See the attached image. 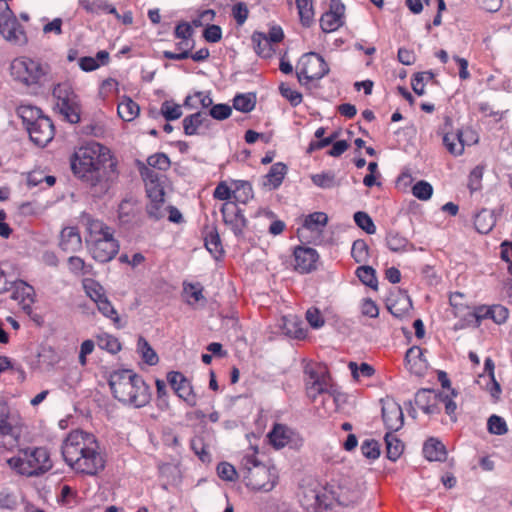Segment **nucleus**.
<instances>
[{
  "instance_id": "dca6fc26",
  "label": "nucleus",
  "mask_w": 512,
  "mask_h": 512,
  "mask_svg": "<svg viewBox=\"0 0 512 512\" xmlns=\"http://www.w3.org/2000/svg\"><path fill=\"white\" fill-rule=\"evenodd\" d=\"M293 256L294 269L297 272L306 274L316 270L319 254L314 248L297 246L293 250Z\"/></svg>"
},
{
  "instance_id": "f03ea898",
  "label": "nucleus",
  "mask_w": 512,
  "mask_h": 512,
  "mask_svg": "<svg viewBox=\"0 0 512 512\" xmlns=\"http://www.w3.org/2000/svg\"><path fill=\"white\" fill-rule=\"evenodd\" d=\"M95 436L82 430L70 432L61 446L66 464L77 474L95 476L105 468Z\"/></svg>"
},
{
  "instance_id": "473e14b6",
  "label": "nucleus",
  "mask_w": 512,
  "mask_h": 512,
  "mask_svg": "<svg viewBox=\"0 0 512 512\" xmlns=\"http://www.w3.org/2000/svg\"><path fill=\"white\" fill-rule=\"evenodd\" d=\"M251 40H252L255 52L259 56H261L263 58H268V57L272 56V54L274 52L273 47H272L273 44H272V42L269 41V39L267 38V35L265 33L256 31L253 33Z\"/></svg>"
},
{
  "instance_id": "f704fd0d",
  "label": "nucleus",
  "mask_w": 512,
  "mask_h": 512,
  "mask_svg": "<svg viewBox=\"0 0 512 512\" xmlns=\"http://www.w3.org/2000/svg\"><path fill=\"white\" fill-rule=\"evenodd\" d=\"M117 112L119 117L124 121H132L134 120L139 112V105L134 102L131 98L125 97L117 107Z\"/></svg>"
},
{
  "instance_id": "c756f323",
  "label": "nucleus",
  "mask_w": 512,
  "mask_h": 512,
  "mask_svg": "<svg viewBox=\"0 0 512 512\" xmlns=\"http://www.w3.org/2000/svg\"><path fill=\"white\" fill-rule=\"evenodd\" d=\"M423 454L429 461H444L446 459V448L436 438H429L423 446Z\"/></svg>"
},
{
  "instance_id": "a19ab883",
  "label": "nucleus",
  "mask_w": 512,
  "mask_h": 512,
  "mask_svg": "<svg viewBox=\"0 0 512 512\" xmlns=\"http://www.w3.org/2000/svg\"><path fill=\"white\" fill-rule=\"evenodd\" d=\"M138 352L141 354V357L145 363L150 366L156 365L158 363V356L147 340L140 336L137 343Z\"/></svg>"
},
{
  "instance_id": "2eb2a0df",
  "label": "nucleus",
  "mask_w": 512,
  "mask_h": 512,
  "mask_svg": "<svg viewBox=\"0 0 512 512\" xmlns=\"http://www.w3.org/2000/svg\"><path fill=\"white\" fill-rule=\"evenodd\" d=\"M451 128L452 121L449 117H446L443 126L439 128L437 133L442 136V143L447 151L453 156H460L464 152L462 132L460 130L451 131Z\"/></svg>"
},
{
  "instance_id": "49530a36",
  "label": "nucleus",
  "mask_w": 512,
  "mask_h": 512,
  "mask_svg": "<svg viewBox=\"0 0 512 512\" xmlns=\"http://www.w3.org/2000/svg\"><path fill=\"white\" fill-rule=\"evenodd\" d=\"M270 443L276 449L283 448L287 443L286 427L281 424H275L272 431L269 432Z\"/></svg>"
},
{
  "instance_id": "37998d69",
  "label": "nucleus",
  "mask_w": 512,
  "mask_h": 512,
  "mask_svg": "<svg viewBox=\"0 0 512 512\" xmlns=\"http://www.w3.org/2000/svg\"><path fill=\"white\" fill-rule=\"evenodd\" d=\"M409 244L407 238L397 231H389L386 236V245L393 252L404 251Z\"/></svg>"
},
{
  "instance_id": "4d7b16f0",
  "label": "nucleus",
  "mask_w": 512,
  "mask_h": 512,
  "mask_svg": "<svg viewBox=\"0 0 512 512\" xmlns=\"http://www.w3.org/2000/svg\"><path fill=\"white\" fill-rule=\"evenodd\" d=\"M488 431L495 435H504L507 433V425L503 418L497 415L489 417L487 422Z\"/></svg>"
},
{
  "instance_id": "412c9836",
  "label": "nucleus",
  "mask_w": 512,
  "mask_h": 512,
  "mask_svg": "<svg viewBox=\"0 0 512 512\" xmlns=\"http://www.w3.org/2000/svg\"><path fill=\"white\" fill-rule=\"evenodd\" d=\"M246 485L253 490L269 491L274 487L270 480V472L266 466H256V469L248 467L245 474Z\"/></svg>"
},
{
  "instance_id": "c03bdc74",
  "label": "nucleus",
  "mask_w": 512,
  "mask_h": 512,
  "mask_svg": "<svg viewBox=\"0 0 512 512\" xmlns=\"http://www.w3.org/2000/svg\"><path fill=\"white\" fill-rule=\"evenodd\" d=\"M491 313V306L479 305L473 308L467 307V315L468 317H472L474 327H479L483 320L490 319Z\"/></svg>"
},
{
  "instance_id": "5fc2aeb1",
  "label": "nucleus",
  "mask_w": 512,
  "mask_h": 512,
  "mask_svg": "<svg viewBox=\"0 0 512 512\" xmlns=\"http://www.w3.org/2000/svg\"><path fill=\"white\" fill-rule=\"evenodd\" d=\"M413 195L419 200H429L433 193V188L428 182L421 180L414 184L412 187Z\"/></svg>"
},
{
  "instance_id": "a18cd8bd",
  "label": "nucleus",
  "mask_w": 512,
  "mask_h": 512,
  "mask_svg": "<svg viewBox=\"0 0 512 512\" xmlns=\"http://www.w3.org/2000/svg\"><path fill=\"white\" fill-rule=\"evenodd\" d=\"M351 256L356 263H366L369 259V247L365 240L357 239L353 242Z\"/></svg>"
},
{
  "instance_id": "6ab92c4d",
  "label": "nucleus",
  "mask_w": 512,
  "mask_h": 512,
  "mask_svg": "<svg viewBox=\"0 0 512 512\" xmlns=\"http://www.w3.org/2000/svg\"><path fill=\"white\" fill-rule=\"evenodd\" d=\"M184 134L187 136L202 135L205 131L210 130L213 125L212 120L207 113L198 111L187 115L183 121Z\"/></svg>"
},
{
  "instance_id": "393cba45",
  "label": "nucleus",
  "mask_w": 512,
  "mask_h": 512,
  "mask_svg": "<svg viewBox=\"0 0 512 512\" xmlns=\"http://www.w3.org/2000/svg\"><path fill=\"white\" fill-rule=\"evenodd\" d=\"M60 248L67 253H74L82 248V238L76 227H65L60 233Z\"/></svg>"
},
{
  "instance_id": "6e6d98bb",
  "label": "nucleus",
  "mask_w": 512,
  "mask_h": 512,
  "mask_svg": "<svg viewBox=\"0 0 512 512\" xmlns=\"http://www.w3.org/2000/svg\"><path fill=\"white\" fill-rule=\"evenodd\" d=\"M483 166L474 167L468 177V188L471 193L476 192L482 187V178H483Z\"/></svg>"
},
{
  "instance_id": "b1692460",
  "label": "nucleus",
  "mask_w": 512,
  "mask_h": 512,
  "mask_svg": "<svg viewBox=\"0 0 512 512\" xmlns=\"http://www.w3.org/2000/svg\"><path fill=\"white\" fill-rule=\"evenodd\" d=\"M424 352L425 350L422 348L412 346L405 354L407 369L417 376L423 375L427 369V360L424 358Z\"/></svg>"
},
{
  "instance_id": "7ed1b4c3",
  "label": "nucleus",
  "mask_w": 512,
  "mask_h": 512,
  "mask_svg": "<svg viewBox=\"0 0 512 512\" xmlns=\"http://www.w3.org/2000/svg\"><path fill=\"white\" fill-rule=\"evenodd\" d=\"M109 386L115 399L135 408L144 407L151 400L150 387L133 370L120 369L111 372Z\"/></svg>"
},
{
  "instance_id": "a878e982",
  "label": "nucleus",
  "mask_w": 512,
  "mask_h": 512,
  "mask_svg": "<svg viewBox=\"0 0 512 512\" xmlns=\"http://www.w3.org/2000/svg\"><path fill=\"white\" fill-rule=\"evenodd\" d=\"M382 418L390 432L399 430L403 425V412L397 403H390L382 408Z\"/></svg>"
},
{
  "instance_id": "6e6552de",
  "label": "nucleus",
  "mask_w": 512,
  "mask_h": 512,
  "mask_svg": "<svg viewBox=\"0 0 512 512\" xmlns=\"http://www.w3.org/2000/svg\"><path fill=\"white\" fill-rule=\"evenodd\" d=\"M301 506L310 512H321L329 508L326 486H321L315 479L308 477L303 480L298 491Z\"/></svg>"
},
{
  "instance_id": "c85d7f7f",
  "label": "nucleus",
  "mask_w": 512,
  "mask_h": 512,
  "mask_svg": "<svg viewBox=\"0 0 512 512\" xmlns=\"http://www.w3.org/2000/svg\"><path fill=\"white\" fill-rule=\"evenodd\" d=\"M139 212L138 202L133 197L124 198L118 206V218L122 224L131 223Z\"/></svg>"
},
{
  "instance_id": "ddd939ff",
  "label": "nucleus",
  "mask_w": 512,
  "mask_h": 512,
  "mask_svg": "<svg viewBox=\"0 0 512 512\" xmlns=\"http://www.w3.org/2000/svg\"><path fill=\"white\" fill-rule=\"evenodd\" d=\"M220 211L224 224L231 229L236 237H242L248 223L243 210L237 203L228 201L222 205Z\"/></svg>"
},
{
  "instance_id": "f3484780",
  "label": "nucleus",
  "mask_w": 512,
  "mask_h": 512,
  "mask_svg": "<svg viewBox=\"0 0 512 512\" xmlns=\"http://www.w3.org/2000/svg\"><path fill=\"white\" fill-rule=\"evenodd\" d=\"M345 6L340 0H331L330 8L320 19V26L323 32L336 31L344 24Z\"/></svg>"
},
{
  "instance_id": "bb28decb",
  "label": "nucleus",
  "mask_w": 512,
  "mask_h": 512,
  "mask_svg": "<svg viewBox=\"0 0 512 512\" xmlns=\"http://www.w3.org/2000/svg\"><path fill=\"white\" fill-rule=\"evenodd\" d=\"M15 423V418L10 415L9 407L0 401V436H10L16 440L18 431Z\"/></svg>"
},
{
  "instance_id": "cd10ccee",
  "label": "nucleus",
  "mask_w": 512,
  "mask_h": 512,
  "mask_svg": "<svg viewBox=\"0 0 512 512\" xmlns=\"http://www.w3.org/2000/svg\"><path fill=\"white\" fill-rule=\"evenodd\" d=\"M328 223V216L324 212H313L303 216L302 228L297 230L298 236L303 237L304 230L321 231Z\"/></svg>"
},
{
  "instance_id": "e2e57ef3",
  "label": "nucleus",
  "mask_w": 512,
  "mask_h": 512,
  "mask_svg": "<svg viewBox=\"0 0 512 512\" xmlns=\"http://www.w3.org/2000/svg\"><path fill=\"white\" fill-rule=\"evenodd\" d=\"M232 108L227 104H216L213 105L209 111L208 117H212L215 120H225L230 117Z\"/></svg>"
},
{
  "instance_id": "c9c22d12",
  "label": "nucleus",
  "mask_w": 512,
  "mask_h": 512,
  "mask_svg": "<svg viewBox=\"0 0 512 512\" xmlns=\"http://www.w3.org/2000/svg\"><path fill=\"white\" fill-rule=\"evenodd\" d=\"M384 440L386 443L387 458L396 461L403 453V443L392 432L386 433Z\"/></svg>"
},
{
  "instance_id": "774afa93",
  "label": "nucleus",
  "mask_w": 512,
  "mask_h": 512,
  "mask_svg": "<svg viewBox=\"0 0 512 512\" xmlns=\"http://www.w3.org/2000/svg\"><path fill=\"white\" fill-rule=\"evenodd\" d=\"M18 505L17 497L8 489L0 491V509L14 510Z\"/></svg>"
},
{
  "instance_id": "5701e85b",
  "label": "nucleus",
  "mask_w": 512,
  "mask_h": 512,
  "mask_svg": "<svg viewBox=\"0 0 512 512\" xmlns=\"http://www.w3.org/2000/svg\"><path fill=\"white\" fill-rule=\"evenodd\" d=\"M81 222L86 227L88 237L86 238V244L93 242V239L98 240L113 235L111 228L104 224L98 219L92 218L89 214H82Z\"/></svg>"
},
{
  "instance_id": "4468645a",
  "label": "nucleus",
  "mask_w": 512,
  "mask_h": 512,
  "mask_svg": "<svg viewBox=\"0 0 512 512\" xmlns=\"http://www.w3.org/2000/svg\"><path fill=\"white\" fill-rule=\"evenodd\" d=\"M167 381L177 396L185 401L188 406H196L197 395L194 393L190 381L181 372H169L167 374Z\"/></svg>"
},
{
  "instance_id": "f257e3e1",
  "label": "nucleus",
  "mask_w": 512,
  "mask_h": 512,
  "mask_svg": "<svg viewBox=\"0 0 512 512\" xmlns=\"http://www.w3.org/2000/svg\"><path fill=\"white\" fill-rule=\"evenodd\" d=\"M117 161L111 151L92 141L78 148L71 157L73 173L90 186V194L101 198L117 178Z\"/></svg>"
},
{
  "instance_id": "20e7f679",
  "label": "nucleus",
  "mask_w": 512,
  "mask_h": 512,
  "mask_svg": "<svg viewBox=\"0 0 512 512\" xmlns=\"http://www.w3.org/2000/svg\"><path fill=\"white\" fill-rule=\"evenodd\" d=\"M306 378V394L312 402H316L321 397L324 403L327 400L336 402L338 396V387L333 382L326 366L318 363L308 362L304 366Z\"/></svg>"
},
{
  "instance_id": "72a5a7b5",
  "label": "nucleus",
  "mask_w": 512,
  "mask_h": 512,
  "mask_svg": "<svg viewBox=\"0 0 512 512\" xmlns=\"http://www.w3.org/2000/svg\"><path fill=\"white\" fill-rule=\"evenodd\" d=\"M285 174L286 165L284 163L273 164L265 176L264 186H269L270 189L277 188L282 183Z\"/></svg>"
},
{
  "instance_id": "e433bc0d",
  "label": "nucleus",
  "mask_w": 512,
  "mask_h": 512,
  "mask_svg": "<svg viewBox=\"0 0 512 512\" xmlns=\"http://www.w3.org/2000/svg\"><path fill=\"white\" fill-rule=\"evenodd\" d=\"M204 244L206 249L218 260L222 257L224 250L221 243L220 236L216 228H213L205 237Z\"/></svg>"
},
{
  "instance_id": "0eeeda50",
  "label": "nucleus",
  "mask_w": 512,
  "mask_h": 512,
  "mask_svg": "<svg viewBox=\"0 0 512 512\" xmlns=\"http://www.w3.org/2000/svg\"><path fill=\"white\" fill-rule=\"evenodd\" d=\"M10 73L14 81L31 87L38 85L47 71L40 61L21 56L11 62Z\"/></svg>"
},
{
  "instance_id": "ea45409f",
  "label": "nucleus",
  "mask_w": 512,
  "mask_h": 512,
  "mask_svg": "<svg viewBox=\"0 0 512 512\" xmlns=\"http://www.w3.org/2000/svg\"><path fill=\"white\" fill-rule=\"evenodd\" d=\"M256 105V95L254 93L237 94L233 99V107L243 113H248Z\"/></svg>"
},
{
  "instance_id": "39448f33",
  "label": "nucleus",
  "mask_w": 512,
  "mask_h": 512,
  "mask_svg": "<svg viewBox=\"0 0 512 512\" xmlns=\"http://www.w3.org/2000/svg\"><path fill=\"white\" fill-rule=\"evenodd\" d=\"M7 463L18 473L27 476L42 474L52 467L49 453L44 447L21 449Z\"/></svg>"
},
{
  "instance_id": "0e129e2a",
  "label": "nucleus",
  "mask_w": 512,
  "mask_h": 512,
  "mask_svg": "<svg viewBox=\"0 0 512 512\" xmlns=\"http://www.w3.org/2000/svg\"><path fill=\"white\" fill-rule=\"evenodd\" d=\"M190 446L202 462L210 461V454L206 451L204 441L201 437L191 439Z\"/></svg>"
},
{
  "instance_id": "423d86ee",
  "label": "nucleus",
  "mask_w": 512,
  "mask_h": 512,
  "mask_svg": "<svg viewBox=\"0 0 512 512\" xmlns=\"http://www.w3.org/2000/svg\"><path fill=\"white\" fill-rule=\"evenodd\" d=\"M329 508L336 502L341 506L356 504L362 496L361 485L351 477H340L326 485Z\"/></svg>"
},
{
  "instance_id": "7c9ffc66",
  "label": "nucleus",
  "mask_w": 512,
  "mask_h": 512,
  "mask_svg": "<svg viewBox=\"0 0 512 512\" xmlns=\"http://www.w3.org/2000/svg\"><path fill=\"white\" fill-rule=\"evenodd\" d=\"M496 224L494 213L488 209H481L474 217V226L478 233H489Z\"/></svg>"
},
{
  "instance_id": "79ce46f5",
  "label": "nucleus",
  "mask_w": 512,
  "mask_h": 512,
  "mask_svg": "<svg viewBox=\"0 0 512 512\" xmlns=\"http://www.w3.org/2000/svg\"><path fill=\"white\" fill-rule=\"evenodd\" d=\"M356 275L359 280L366 286L376 290L378 287V281L376 277V271L367 265H362L356 269Z\"/></svg>"
},
{
  "instance_id": "2f4dec72",
  "label": "nucleus",
  "mask_w": 512,
  "mask_h": 512,
  "mask_svg": "<svg viewBox=\"0 0 512 512\" xmlns=\"http://www.w3.org/2000/svg\"><path fill=\"white\" fill-rule=\"evenodd\" d=\"M17 114L22 119L26 129L37 123L41 118L46 117L42 114L41 109L32 105H20L17 108Z\"/></svg>"
},
{
  "instance_id": "f8f14e48",
  "label": "nucleus",
  "mask_w": 512,
  "mask_h": 512,
  "mask_svg": "<svg viewBox=\"0 0 512 512\" xmlns=\"http://www.w3.org/2000/svg\"><path fill=\"white\" fill-rule=\"evenodd\" d=\"M119 247L113 235L98 240L93 239V242L87 244L92 258L100 263L110 262L118 253Z\"/></svg>"
},
{
  "instance_id": "8fccbe9b",
  "label": "nucleus",
  "mask_w": 512,
  "mask_h": 512,
  "mask_svg": "<svg viewBox=\"0 0 512 512\" xmlns=\"http://www.w3.org/2000/svg\"><path fill=\"white\" fill-rule=\"evenodd\" d=\"M98 346L111 354H116L121 350L119 340L111 335L104 334L98 337Z\"/></svg>"
},
{
  "instance_id": "aec40b11",
  "label": "nucleus",
  "mask_w": 512,
  "mask_h": 512,
  "mask_svg": "<svg viewBox=\"0 0 512 512\" xmlns=\"http://www.w3.org/2000/svg\"><path fill=\"white\" fill-rule=\"evenodd\" d=\"M441 392L431 389H421L415 395V404L425 414L435 415L441 412Z\"/></svg>"
},
{
  "instance_id": "de8ad7c7",
  "label": "nucleus",
  "mask_w": 512,
  "mask_h": 512,
  "mask_svg": "<svg viewBox=\"0 0 512 512\" xmlns=\"http://www.w3.org/2000/svg\"><path fill=\"white\" fill-rule=\"evenodd\" d=\"M167 121L177 120L182 116L181 106L171 101H164L159 112Z\"/></svg>"
},
{
  "instance_id": "864d4df0",
  "label": "nucleus",
  "mask_w": 512,
  "mask_h": 512,
  "mask_svg": "<svg viewBox=\"0 0 512 512\" xmlns=\"http://www.w3.org/2000/svg\"><path fill=\"white\" fill-rule=\"evenodd\" d=\"M83 285L87 295L95 303L106 297L103 287L98 282L94 280H85Z\"/></svg>"
},
{
  "instance_id": "69168bd1",
  "label": "nucleus",
  "mask_w": 512,
  "mask_h": 512,
  "mask_svg": "<svg viewBox=\"0 0 512 512\" xmlns=\"http://www.w3.org/2000/svg\"><path fill=\"white\" fill-rule=\"evenodd\" d=\"M164 202L165 200L150 201L146 206L148 216L154 220H160L164 217Z\"/></svg>"
},
{
  "instance_id": "13d9d810",
  "label": "nucleus",
  "mask_w": 512,
  "mask_h": 512,
  "mask_svg": "<svg viewBox=\"0 0 512 512\" xmlns=\"http://www.w3.org/2000/svg\"><path fill=\"white\" fill-rule=\"evenodd\" d=\"M96 305L99 312L102 313L103 316L110 318L111 320H113L114 323L119 322L120 319L118 317V314L114 309L113 305L111 304V302L108 300L107 296L99 300V302H97Z\"/></svg>"
},
{
  "instance_id": "1a4fd4ad",
  "label": "nucleus",
  "mask_w": 512,
  "mask_h": 512,
  "mask_svg": "<svg viewBox=\"0 0 512 512\" xmlns=\"http://www.w3.org/2000/svg\"><path fill=\"white\" fill-rule=\"evenodd\" d=\"M56 108L70 123L80 121V107L78 97L69 83H59L53 89Z\"/></svg>"
},
{
  "instance_id": "603ef678",
  "label": "nucleus",
  "mask_w": 512,
  "mask_h": 512,
  "mask_svg": "<svg viewBox=\"0 0 512 512\" xmlns=\"http://www.w3.org/2000/svg\"><path fill=\"white\" fill-rule=\"evenodd\" d=\"M354 221L356 225L368 234H374L376 227L372 218L363 211H358L354 214Z\"/></svg>"
},
{
  "instance_id": "58836bf2",
  "label": "nucleus",
  "mask_w": 512,
  "mask_h": 512,
  "mask_svg": "<svg viewBox=\"0 0 512 512\" xmlns=\"http://www.w3.org/2000/svg\"><path fill=\"white\" fill-rule=\"evenodd\" d=\"M233 185V202L246 204L250 198H253L252 187L249 182L237 180L233 182Z\"/></svg>"
},
{
  "instance_id": "bf43d9fd",
  "label": "nucleus",
  "mask_w": 512,
  "mask_h": 512,
  "mask_svg": "<svg viewBox=\"0 0 512 512\" xmlns=\"http://www.w3.org/2000/svg\"><path fill=\"white\" fill-rule=\"evenodd\" d=\"M147 163L150 167L156 168L162 171L167 170L170 167V159L164 153H156L148 157Z\"/></svg>"
},
{
  "instance_id": "680f3d73",
  "label": "nucleus",
  "mask_w": 512,
  "mask_h": 512,
  "mask_svg": "<svg viewBox=\"0 0 512 512\" xmlns=\"http://www.w3.org/2000/svg\"><path fill=\"white\" fill-rule=\"evenodd\" d=\"M232 16L234 20L236 21L238 26H242L248 16H249V10L244 2H237L232 6Z\"/></svg>"
},
{
  "instance_id": "9b49d317",
  "label": "nucleus",
  "mask_w": 512,
  "mask_h": 512,
  "mask_svg": "<svg viewBox=\"0 0 512 512\" xmlns=\"http://www.w3.org/2000/svg\"><path fill=\"white\" fill-rule=\"evenodd\" d=\"M328 71L327 63L315 52L304 54L296 65V75L300 82L321 79Z\"/></svg>"
},
{
  "instance_id": "338daca9",
  "label": "nucleus",
  "mask_w": 512,
  "mask_h": 512,
  "mask_svg": "<svg viewBox=\"0 0 512 512\" xmlns=\"http://www.w3.org/2000/svg\"><path fill=\"white\" fill-rule=\"evenodd\" d=\"M219 478L225 481H234L237 478V472L233 465L228 462H221L217 466Z\"/></svg>"
},
{
  "instance_id": "052dcab7",
  "label": "nucleus",
  "mask_w": 512,
  "mask_h": 512,
  "mask_svg": "<svg viewBox=\"0 0 512 512\" xmlns=\"http://www.w3.org/2000/svg\"><path fill=\"white\" fill-rule=\"evenodd\" d=\"M361 452L368 459H376L380 455L379 443L374 439H367L361 445Z\"/></svg>"
},
{
  "instance_id": "4be33fe9",
  "label": "nucleus",
  "mask_w": 512,
  "mask_h": 512,
  "mask_svg": "<svg viewBox=\"0 0 512 512\" xmlns=\"http://www.w3.org/2000/svg\"><path fill=\"white\" fill-rule=\"evenodd\" d=\"M10 289L13 290L11 298L18 301L25 312L30 313L35 297L34 288L25 281L18 280L10 283Z\"/></svg>"
},
{
  "instance_id": "9d476101",
  "label": "nucleus",
  "mask_w": 512,
  "mask_h": 512,
  "mask_svg": "<svg viewBox=\"0 0 512 512\" xmlns=\"http://www.w3.org/2000/svg\"><path fill=\"white\" fill-rule=\"evenodd\" d=\"M0 34L15 45L22 46L28 42L26 32L10 9L7 0H0Z\"/></svg>"
},
{
  "instance_id": "09e8293b",
  "label": "nucleus",
  "mask_w": 512,
  "mask_h": 512,
  "mask_svg": "<svg viewBox=\"0 0 512 512\" xmlns=\"http://www.w3.org/2000/svg\"><path fill=\"white\" fill-rule=\"evenodd\" d=\"M457 396V392L455 389H451L450 395L444 394L441 392V400H440V406L444 405L445 413L450 417L452 421H456V414L455 411L457 409V405L453 400V397Z\"/></svg>"
},
{
  "instance_id": "4c0bfd02",
  "label": "nucleus",
  "mask_w": 512,
  "mask_h": 512,
  "mask_svg": "<svg viewBox=\"0 0 512 512\" xmlns=\"http://www.w3.org/2000/svg\"><path fill=\"white\" fill-rule=\"evenodd\" d=\"M299 19L304 27H310L314 22L313 0H296Z\"/></svg>"
},
{
  "instance_id": "3c124183",
  "label": "nucleus",
  "mask_w": 512,
  "mask_h": 512,
  "mask_svg": "<svg viewBox=\"0 0 512 512\" xmlns=\"http://www.w3.org/2000/svg\"><path fill=\"white\" fill-rule=\"evenodd\" d=\"M68 267L75 275H86L92 270V266L86 265L85 261L78 256H70L68 258Z\"/></svg>"
},
{
  "instance_id": "a211bd4d",
  "label": "nucleus",
  "mask_w": 512,
  "mask_h": 512,
  "mask_svg": "<svg viewBox=\"0 0 512 512\" xmlns=\"http://www.w3.org/2000/svg\"><path fill=\"white\" fill-rule=\"evenodd\" d=\"M29 137L37 146H46L54 137V125L49 117L38 120L27 129Z\"/></svg>"
}]
</instances>
